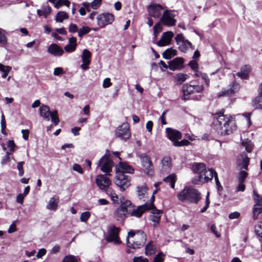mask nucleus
Masks as SVG:
<instances>
[{
  "instance_id": "obj_37",
  "label": "nucleus",
  "mask_w": 262,
  "mask_h": 262,
  "mask_svg": "<svg viewBox=\"0 0 262 262\" xmlns=\"http://www.w3.org/2000/svg\"><path fill=\"white\" fill-rule=\"evenodd\" d=\"M194 76L201 78L203 80H204L207 86H209L210 80L206 73H202L199 71H196L195 73H194Z\"/></svg>"
},
{
  "instance_id": "obj_59",
  "label": "nucleus",
  "mask_w": 262,
  "mask_h": 262,
  "mask_svg": "<svg viewBox=\"0 0 262 262\" xmlns=\"http://www.w3.org/2000/svg\"><path fill=\"white\" fill-rule=\"evenodd\" d=\"M11 70V67L10 66H6L2 63H0V71L3 73L9 72Z\"/></svg>"
},
{
  "instance_id": "obj_23",
  "label": "nucleus",
  "mask_w": 262,
  "mask_h": 262,
  "mask_svg": "<svg viewBox=\"0 0 262 262\" xmlns=\"http://www.w3.org/2000/svg\"><path fill=\"white\" fill-rule=\"evenodd\" d=\"M239 84L235 81H234L232 84L230 85V88L228 90L222 91L219 93V96H231L235 92H237L239 90Z\"/></svg>"
},
{
  "instance_id": "obj_47",
  "label": "nucleus",
  "mask_w": 262,
  "mask_h": 262,
  "mask_svg": "<svg viewBox=\"0 0 262 262\" xmlns=\"http://www.w3.org/2000/svg\"><path fill=\"white\" fill-rule=\"evenodd\" d=\"M70 4V3L68 0H58L57 2L56 3H55L54 7L58 9L61 6L66 5L69 7Z\"/></svg>"
},
{
  "instance_id": "obj_26",
  "label": "nucleus",
  "mask_w": 262,
  "mask_h": 262,
  "mask_svg": "<svg viewBox=\"0 0 262 262\" xmlns=\"http://www.w3.org/2000/svg\"><path fill=\"white\" fill-rule=\"evenodd\" d=\"M91 56V53L88 50L84 49L83 51L81 56L83 63L80 67L83 70H86L88 69V66L90 63V58Z\"/></svg>"
},
{
  "instance_id": "obj_16",
  "label": "nucleus",
  "mask_w": 262,
  "mask_h": 262,
  "mask_svg": "<svg viewBox=\"0 0 262 262\" xmlns=\"http://www.w3.org/2000/svg\"><path fill=\"white\" fill-rule=\"evenodd\" d=\"M106 176V174H99L96 178L97 185L100 189L104 191L108 190L112 184L111 181Z\"/></svg>"
},
{
  "instance_id": "obj_21",
  "label": "nucleus",
  "mask_w": 262,
  "mask_h": 262,
  "mask_svg": "<svg viewBox=\"0 0 262 262\" xmlns=\"http://www.w3.org/2000/svg\"><path fill=\"white\" fill-rule=\"evenodd\" d=\"M149 210H151L152 215L150 216L151 221L153 223V226L154 227H157L160 222L162 211L161 210L157 209L155 205L154 207H151Z\"/></svg>"
},
{
  "instance_id": "obj_48",
  "label": "nucleus",
  "mask_w": 262,
  "mask_h": 262,
  "mask_svg": "<svg viewBox=\"0 0 262 262\" xmlns=\"http://www.w3.org/2000/svg\"><path fill=\"white\" fill-rule=\"evenodd\" d=\"M61 262H77V258L72 255L66 256Z\"/></svg>"
},
{
  "instance_id": "obj_62",
  "label": "nucleus",
  "mask_w": 262,
  "mask_h": 262,
  "mask_svg": "<svg viewBox=\"0 0 262 262\" xmlns=\"http://www.w3.org/2000/svg\"><path fill=\"white\" fill-rule=\"evenodd\" d=\"M63 73V70L62 68H56L54 70V75L55 76H59Z\"/></svg>"
},
{
  "instance_id": "obj_52",
  "label": "nucleus",
  "mask_w": 262,
  "mask_h": 262,
  "mask_svg": "<svg viewBox=\"0 0 262 262\" xmlns=\"http://www.w3.org/2000/svg\"><path fill=\"white\" fill-rule=\"evenodd\" d=\"M24 164V162H19L17 164V168L18 170V175L20 177H21L23 176L24 173V171L23 169V165Z\"/></svg>"
},
{
  "instance_id": "obj_46",
  "label": "nucleus",
  "mask_w": 262,
  "mask_h": 262,
  "mask_svg": "<svg viewBox=\"0 0 262 262\" xmlns=\"http://www.w3.org/2000/svg\"><path fill=\"white\" fill-rule=\"evenodd\" d=\"M255 231L259 237V239L262 243V222L255 227Z\"/></svg>"
},
{
  "instance_id": "obj_45",
  "label": "nucleus",
  "mask_w": 262,
  "mask_h": 262,
  "mask_svg": "<svg viewBox=\"0 0 262 262\" xmlns=\"http://www.w3.org/2000/svg\"><path fill=\"white\" fill-rule=\"evenodd\" d=\"M248 173L245 170H241L238 174L237 179L238 182H244L245 179L248 176Z\"/></svg>"
},
{
  "instance_id": "obj_35",
  "label": "nucleus",
  "mask_w": 262,
  "mask_h": 262,
  "mask_svg": "<svg viewBox=\"0 0 262 262\" xmlns=\"http://www.w3.org/2000/svg\"><path fill=\"white\" fill-rule=\"evenodd\" d=\"M138 196L140 200L144 198L146 192L147 187L145 184L142 186H138L136 188Z\"/></svg>"
},
{
  "instance_id": "obj_53",
  "label": "nucleus",
  "mask_w": 262,
  "mask_h": 262,
  "mask_svg": "<svg viewBox=\"0 0 262 262\" xmlns=\"http://www.w3.org/2000/svg\"><path fill=\"white\" fill-rule=\"evenodd\" d=\"M189 143L188 140L184 139L181 141L174 142V146L177 147H180L184 145H187Z\"/></svg>"
},
{
  "instance_id": "obj_56",
  "label": "nucleus",
  "mask_w": 262,
  "mask_h": 262,
  "mask_svg": "<svg viewBox=\"0 0 262 262\" xmlns=\"http://www.w3.org/2000/svg\"><path fill=\"white\" fill-rule=\"evenodd\" d=\"M101 0H94L91 4V7L94 9H97L100 5Z\"/></svg>"
},
{
  "instance_id": "obj_44",
  "label": "nucleus",
  "mask_w": 262,
  "mask_h": 262,
  "mask_svg": "<svg viewBox=\"0 0 262 262\" xmlns=\"http://www.w3.org/2000/svg\"><path fill=\"white\" fill-rule=\"evenodd\" d=\"M91 31V28L87 26H83L78 31V35L79 37H81L84 34H88Z\"/></svg>"
},
{
  "instance_id": "obj_24",
  "label": "nucleus",
  "mask_w": 262,
  "mask_h": 262,
  "mask_svg": "<svg viewBox=\"0 0 262 262\" xmlns=\"http://www.w3.org/2000/svg\"><path fill=\"white\" fill-rule=\"evenodd\" d=\"M48 52L54 56H61L64 53L63 50L56 43H52L48 48Z\"/></svg>"
},
{
  "instance_id": "obj_39",
  "label": "nucleus",
  "mask_w": 262,
  "mask_h": 262,
  "mask_svg": "<svg viewBox=\"0 0 262 262\" xmlns=\"http://www.w3.org/2000/svg\"><path fill=\"white\" fill-rule=\"evenodd\" d=\"M69 15L68 13L64 11H59L56 14L55 20L57 22L61 23L64 19H68Z\"/></svg>"
},
{
  "instance_id": "obj_7",
  "label": "nucleus",
  "mask_w": 262,
  "mask_h": 262,
  "mask_svg": "<svg viewBox=\"0 0 262 262\" xmlns=\"http://www.w3.org/2000/svg\"><path fill=\"white\" fill-rule=\"evenodd\" d=\"M127 201L123 199L121 200V204L114 212V217L115 219L118 221L123 222L127 216Z\"/></svg>"
},
{
  "instance_id": "obj_60",
  "label": "nucleus",
  "mask_w": 262,
  "mask_h": 262,
  "mask_svg": "<svg viewBox=\"0 0 262 262\" xmlns=\"http://www.w3.org/2000/svg\"><path fill=\"white\" fill-rule=\"evenodd\" d=\"M214 179L217 190L219 191H221L223 189V187L220 184L217 173H215V175L214 176Z\"/></svg>"
},
{
  "instance_id": "obj_49",
  "label": "nucleus",
  "mask_w": 262,
  "mask_h": 262,
  "mask_svg": "<svg viewBox=\"0 0 262 262\" xmlns=\"http://www.w3.org/2000/svg\"><path fill=\"white\" fill-rule=\"evenodd\" d=\"M7 43V39L5 35L4 30L0 28V43L6 45Z\"/></svg>"
},
{
  "instance_id": "obj_14",
  "label": "nucleus",
  "mask_w": 262,
  "mask_h": 262,
  "mask_svg": "<svg viewBox=\"0 0 262 262\" xmlns=\"http://www.w3.org/2000/svg\"><path fill=\"white\" fill-rule=\"evenodd\" d=\"M140 158L145 172L152 176L154 173L153 165L149 157L143 154L140 155Z\"/></svg>"
},
{
  "instance_id": "obj_55",
  "label": "nucleus",
  "mask_w": 262,
  "mask_h": 262,
  "mask_svg": "<svg viewBox=\"0 0 262 262\" xmlns=\"http://www.w3.org/2000/svg\"><path fill=\"white\" fill-rule=\"evenodd\" d=\"M69 31L72 33H74L78 31L77 26L75 24H70L69 27Z\"/></svg>"
},
{
  "instance_id": "obj_43",
  "label": "nucleus",
  "mask_w": 262,
  "mask_h": 262,
  "mask_svg": "<svg viewBox=\"0 0 262 262\" xmlns=\"http://www.w3.org/2000/svg\"><path fill=\"white\" fill-rule=\"evenodd\" d=\"M105 191L107 194L110 196L111 200L114 202V203L117 202L118 199V195L116 194L114 190L109 188L108 190Z\"/></svg>"
},
{
  "instance_id": "obj_11",
  "label": "nucleus",
  "mask_w": 262,
  "mask_h": 262,
  "mask_svg": "<svg viewBox=\"0 0 262 262\" xmlns=\"http://www.w3.org/2000/svg\"><path fill=\"white\" fill-rule=\"evenodd\" d=\"M215 173H217L213 169H209L206 172L204 173V177L203 175L198 176L197 178L192 180V182L194 184H201L208 182L212 179L213 177H214Z\"/></svg>"
},
{
  "instance_id": "obj_34",
  "label": "nucleus",
  "mask_w": 262,
  "mask_h": 262,
  "mask_svg": "<svg viewBox=\"0 0 262 262\" xmlns=\"http://www.w3.org/2000/svg\"><path fill=\"white\" fill-rule=\"evenodd\" d=\"M177 54V50L170 48L163 53V57L166 59H169Z\"/></svg>"
},
{
  "instance_id": "obj_4",
  "label": "nucleus",
  "mask_w": 262,
  "mask_h": 262,
  "mask_svg": "<svg viewBox=\"0 0 262 262\" xmlns=\"http://www.w3.org/2000/svg\"><path fill=\"white\" fill-rule=\"evenodd\" d=\"M204 90L203 85H191L188 83H186L183 85L182 87V92L183 95L182 99L184 101H186L188 99H195L199 100L201 96H194V93H201Z\"/></svg>"
},
{
  "instance_id": "obj_57",
  "label": "nucleus",
  "mask_w": 262,
  "mask_h": 262,
  "mask_svg": "<svg viewBox=\"0 0 262 262\" xmlns=\"http://www.w3.org/2000/svg\"><path fill=\"white\" fill-rule=\"evenodd\" d=\"M189 66L194 71V73H195L196 71H198V64L195 61H194V60L190 61L189 63Z\"/></svg>"
},
{
  "instance_id": "obj_12",
  "label": "nucleus",
  "mask_w": 262,
  "mask_h": 262,
  "mask_svg": "<svg viewBox=\"0 0 262 262\" xmlns=\"http://www.w3.org/2000/svg\"><path fill=\"white\" fill-rule=\"evenodd\" d=\"M175 40L177 44L179 46V49L183 52H185L188 48H191L192 50L194 49L193 46L190 41L185 39L182 34H177L175 37Z\"/></svg>"
},
{
  "instance_id": "obj_63",
  "label": "nucleus",
  "mask_w": 262,
  "mask_h": 262,
  "mask_svg": "<svg viewBox=\"0 0 262 262\" xmlns=\"http://www.w3.org/2000/svg\"><path fill=\"white\" fill-rule=\"evenodd\" d=\"M112 85V82H111V80L109 78H106L104 79L103 82L102 86L104 88H106L110 87Z\"/></svg>"
},
{
  "instance_id": "obj_13",
  "label": "nucleus",
  "mask_w": 262,
  "mask_h": 262,
  "mask_svg": "<svg viewBox=\"0 0 262 262\" xmlns=\"http://www.w3.org/2000/svg\"><path fill=\"white\" fill-rule=\"evenodd\" d=\"M97 24L100 28L111 24L114 20V15L109 13H102L97 17Z\"/></svg>"
},
{
  "instance_id": "obj_19",
  "label": "nucleus",
  "mask_w": 262,
  "mask_h": 262,
  "mask_svg": "<svg viewBox=\"0 0 262 262\" xmlns=\"http://www.w3.org/2000/svg\"><path fill=\"white\" fill-rule=\"evenodd\" d=\"M115 133L117 137L123 140L128 139L130 136L129 124L127 123H123L117 128Z\"/></svg>"
},
{
  "instance_id": "obj_10",
  "label": "nucleus",
  "mask_w": 262,
  "mask_h": 262,
  "mask_svg": "<svg viewBox=\"0 0 262 262\" xmlns=\"http://www.w3.org/2000/svg\"><path fill=\"white\" fill-rule=\"evenodd\" d=\"M120 228L114 225H110L108 228V234L105 237L107 242L119 245L121 241L119 237Z\"/></svg>"
},
{
  "instance_id": "obj_18",
  "label": "nucleus",
  "mask_w": 262,
  "mask_h": 262,
  "mask_svg": "<svg viewBox=\"0 0 262 262\" xmlns=\"http://www.w3.org/2000/svg\"><path fill=\"white\" fill-rule=\"evenodd\" d=\"M253 194L254 200L256 202L253 210V219L256 220L258 215L262 213V198L255 190L253 191Z\"/></svg>"
},
{
  "instance_id": "obj_64",
  "label": "nucleus",
  "mask_w": 262,
  "mask_h": 262,
  "mask_svg": "<svg viewBox=\"0 0 262 262\" xmlns=\"http://www.w3.org/2000/svg\"><path fill=\"white\" fill-rule=\"evenodd\" d=\"M162 28L161 27L160 23H157L154 27V30L155 32L160 33L162 31Z\"/></svg>"
},
{
  "instance_id": "obj_9",
  "label": "nucleus",
  "mask_w": 262,
  "mask_h": 262,
  "mask_svg": "<svg viewBox=\"0 0 262 262\" xmlns=\"http://www.w3.org/2000/svg\"><path fill=\"white\" fill-rule=\"evenodd\" d=\"M114 182L120 190L124 191L130 185V178L128 176L122 172H118Z\"/></svg>"
},
{
  "instance_id": "obj_15",
  "label": "nucleus",
  "mask_w": 262,
  "mask_h": 262,
  "mask_svg": "<svg viewBox=\"0 0 262 262\" xmlns=\"http://www.w3.org/2000/svg\"><path fill=\"white\" fill-rule=\"evenodd\" d=\"M175 15L172 11L165 10L163 11V15L160 18V22L167 26L175 25L176 20L174 18Z\"/></svg>"
},
{
  "instance_id": "obj_54",
  "label": "nucleus",
  "mask_w": 262,
  "mask_h": 262,
  "mask_svg": "<svg viewBox=\"0 0 262 262\" xmlns=\"http://www.w3.org/2000/svg\"><path fill=\"white\" fill-rule=\"evenodd\" d=\"M164 255L162 253H159L154 258V262H163Z\"/></svg>"
},
{
  "instance_id": "obj_50",
  "label": "nucleus",
  "mask_w": 262,
  "mask_h": 262,
  "mask_svg": "<svg viewBox=\"0 0 262 262\" xmlns=\"http://www.w3.org/2000/svg\"><path fill=\"white\" fill-rule=\"evenodd\" d=\"M90 215V212L89 211L82 212L80 215V219L81 222H85L89 219Z\"/></svg>"
},
{
  "instance_id": "obj_58",
  "label": "nucleus",
  "mask_w": 262,
  "mask_h": 262,
  "mask_svg": "<svg viewBox=\"0 0 262 262\" xmlns=\"http://www.w3.org/2000/svg\"><path fill=\"white\" fill-rule=\"evenodd\" d=\"M73 169L78 172V173L80 174H82L83 173V170L80 165H79L78 164H74L73 166Z\"/></svg>"
},
{
  "instance_id": "obj_8",
  "label": "nucleus",
  "mask_w": 262,
  "mask_h": 262,
  "mask_svg": "<svg viewBox=\"0 0 262 262\" xmlns=\"http://www.w3.org/2000/svg\"><path fill=\"white\" fill-rule=\"evenodd\" d=\"M114 165L113 161L108 156L104 155L99 161L97 166L100 167L101 171L106 175L110 176Z\"/></svg>"
},
{
  "instance_id": "obj_25",
  "label": "nucleus",
  "mask_w": 262,
  "mask_h": 262,
  "mask_svg": "<svg viewBox=\"0 0 262 262\" xmlns=\"http://www.w3.org/2000/svg\"><path fill=\"white\" fill-rule=\"evenodd\" d=\"M184 60L182 58H176L169 62V69L172 71L181 69L183 67Z\"/></svg>"
},
{
  "instance_id": "obj_33",
  "label": "nucleus",
  "mask_w": 262,
  "mask_h": 262,
  "mask_svg": "<svg viewBox=\"0 0 262 262\" xmlns=\"http://www.w3.org/2000/svg\"><path fill=\"white\" fill-rule=\"evenodd\" d=\"M176 180V176L172 173L165 178L163 179V181L167 184H169L170 187L173 189L174 188Z\"/></svg>"
},
{
  "instance_id": "obj_40",
  "label": "nucleus",
  "mask_w": 262,
  "mask_h": 262,
  "mask_svg": "<svg viewBox=\"0 0 262 262\" xmlns=\"http://www.w3.org/2000/svg\"><path fill=\"white\" fill-rule=\"evenodd\" d=\"M188 77L187 74L179 73L176 75L175 79L177 81V84L180 85L184 82Z\"/></svg>"
},
{
  "instance_id": "obj_1",
  "label": "nucleus",
  "mask_w": 262,
  "mask_h": 262,
  "mask_svg": "<svg viewBox=\"0 0 262 262\" xmlns=\"http://www.w3.org/2000/svg\"><path fill=\"white\" fill-rule=\"evenodd\" d=\"M213 126L222 136L229 135L236 129L235 119L229 114L220 112L213 115Z\"/></svg>"
},
{
  "instance_id": "obj_61",
  "label": "nucleus",
  "mask_w": 262,
  "mask_h": 262,
  "mask_svg": "<svg viewBox=\"0 0 262 262\" xmlns=\"http://www.w3.org/2000/svg\"><path fill=\"white\" fill-rule=\"evenodd\" d=\"M148 260L146 258L142 257V256L135 257L133 258V262H148Z\"/></svg>"
},
{
  "instance_id": "obj_28",
  "label": "nucleus",
  "mask_w": 262,
  "mask_h": 262,
  "mask_svg": "<svg viewBox=\"0 0 262 262\" xmlns=\"http://www.w3.org/2000/svg\"><path fill=\"white\" fill-rule=\"evenodd\" d=\"M194 172L199 175H204V173L207 172L206 165L203 163H194L192 167Z\"/></svg>"
},
{
  "instance_id": "obj_2",
  "label": "nucleus",
  "mask_w": 262,
  "mask_h": 262,
  "mask_svg": "<svg viewBox=\"0 0 262 262\" xmlns=\"http://www.w3.org/2000/svg\"><path fill=\"white\" fill-rule=\"evenodd\" d=\"M177 198L182 202L195 204H197L202 199L201 192L191 187H185L178 193Z\"/></svg>"
},
{
  "instance_id": "obj_38",
  "label": "nucleus",
  "mask_w": 262,
  "mask_h": 262,
  "mask_svg": "<svg viewBox=\"0 0 262 262\" xmlns=\"http://www.w3.org/2000/svg\"><path fill=\"white\" fill-rule=\"evenodd\" d=\"M156 248L151 242L148 243L145 247V254L150 255L155 252Z\"/></svg>"
},
{
  "instance_id": "obj_42",
  "label": "nucleus",
  "mask_w": 262,
  "mask_h": 262,
  "mask_svg": "<svg viewBox=\"0 0 262 262\" xmlns=\"http://www.w3.org/2000/svg\"><path fill=\"white\" fill-rule=\"evenodd\" d=\"M241 156L242 157V161L241 163L242 168H244L245 170H248L250 159L246 155H242Z\"/></svg>"
},
{
  "instance_id": "obj_3",
  "label": "nucleus",
  "mask_w": 262,
  "mask_h": 262,
  "mask_svg": "<svg viewBox=\"0 0 262 262\" xmlns=\"http://www.w3.org/2000/svg\"><path fill=\"white\" fill-rule=\"evenodd\" d=\"M146 239V235L142 231L135 232L130 230L128 232L126 244L128 247L136 249L144 246Z\"/></svg>"
},
{
  "instance_id": "obj_32",
  "label": "nucleus",
  "mask_w": 262,
  "mask_h": 262,
  "mask_svg": "<svg viewBox=\"0 0 262 262\" xmlns=\"http://www.w3.org/2000/svg\"><path fill=\"white\" fill-rule=\"evenodd\" d=\"M58 199L53 197L49 200L47 205V208L49 210L55 211L58 207Z\"/></svg>"
},
{
  "instance_id": "obj_29",
  "label": "nucleus",
  "mask_w": 262,
  "mask_h": 262,
  "mask_svg": "<svg viewBox=\"0 0 262 262\" xmlns=\"http://www.w3.org/2000/svg\"><path fill=\"white\" fill-rule=\"evenodd\" d=\"M77 46V39L72 36L69 39V44L66 45L64 49L68 53H71L75 51Z\"/></svg>"
},
{
  "instance_id": "obj_31",
  "label": "nucleus",
  "mask_w": 262,
  "mask_h": 262,
  "mask_svg": "<svg viewBox=\"0 0 262 262\" xmlns=\"http://www.w3.org/2000/svg\"><path fill=\"white\" fill-rule=\"evenodd\" d=\"M162 170L164 172H168L170 170L171 167V159L169 157H164L162 161Z\"/></svg>"
},
{
  "instance_id": "obj_17",
  "label": "nucleus",
  "mask_w": 262,
  "mask_h": 262,
  "mask_svg": "<svg viewBox=\"0 0 262 262\" xmlns=\"http://www.w3.org/2000/svg\"><path fill=\"white\" fill-rule=\"evenodd\" d=\"M147 10L149 15L155 18H160L163 14L164 8L160 4H152L148 6Z\"/></svg>"
},
{
  "instance_id": "obj_20",
  "label": "nucleus",
  "mask_w": 262,
  "mask_h": 262,
  "mask_svg": "<svg viewBox=\"0 0 262 262\" xmlns=\"http://www.w3.org/2000/svg\"><path fill=\"white\" fill-rule=\"evenodd\" d=\"M173 35L174 34L171 31L163 33L161 39L157 42V45L159 47H163L170 45Z\"/></svg>"
},
{
  "instance_id": "obj_36",
  "label": "nucleus",
  "mask_w": 262,
  "mask_h": 262,
  "mask_svg": "<svg viewBox=\"0 0 262 262\" xmlns=\"http://www.w3.org/2000/svg\"><path fill=\"white\" fill-rule=\"evenodd\" d=\"M252 106L255 109H262V95H259L253 100Z\"/></svg>"
},
{
  "instance_id": "obj_27",
  "label": "nucleus",
  "mask_w": 262,
  "mask_h": 262,
  "mask_svg": "<svg viewBox=\"0 0 262 262\" xmlns=\"http://www.w3.org/2000/svg\"><path fill=\"white\" fill-rule=\"evenodd\" d=\"M134 171L133 168L128 164L124 162H120L116 167V174L118 172L132 173Z\"/></svg>"
},
{
  "instance_id": "obj_51",
  "label": "nucleus",
  "mask_w": 262,
  "mask_h": 262,
  "mask_svg": "<svg viewBox=\"0 0 262 262\" xmlns=\"http://www.w3.org/2000/svg\"><path fill=\"white\" fill-rule=\"evenodd\" d=\"M43 16L47 18L48 16L50 14L51 11V8L49 6L43 7L42 8Z\"/></svg>"
},
{
  "instance_id": "obj_30",
  "label": "nucleus",
  "mask_w": 262,
  "mask_h": 262,
  "mask_svg": "<svg viewBox=\"0 0 262 262\" xmlns=\"http://www.w3.org/2000/svg\"><path fill=\"white\" fill-rule=\"evenodd\" d=\"M250 71V67L245 65L241 69V71L237 72L236 75L243 79H247L249 78V74Z\"/></svg>"
},
{
  "instance_id": "obj_41",
  "label": "nucleus",
  "mask_w": 262,
  "mask_h": 262,
  "mask_svg": "<svg viewBox=\"0 0 262 262\" xmlns=\"http://www.w3.org/2000/svg\"><path fill=\"white\" fill-rule=\"evenodd\" d=\"M242 145L245 147L247 152H251L252 151L253 145L250 140L248 139L245 140L242 142Z\"/></svg>"
},
{
  "instance_id": "obj_6",
  "label": "nucleus",
  "mask_w": 262,
  "mask_h": 262,
  "mask_svg": "<svg viewBox=\"0 0 262 262\" xmlns=\"http://www.w3.org/2000/svg\"><path fill=\"white\" fill-rule=\"evenodd\" d=\"M40 115L47 120L49 121L51 119L52 122L55 125H57L59 122V119L58 117V113L56 110L51 112L50 108L46 105H42L40 107Z\"/></svg>"
},
{
  "instance_id": "obj_5",
  "label": "nucleus",
  "mask_w": 262,
  "mask_h": 262,
  "mask_svg": "<svg viewBox=\"0 0 262 262\" xmlns=\"http://www.w3.org/2000/svg\"><path fill=\"white\" fill-rule=\"evenodd\" d=\"M127 201V212L130 217L137 218L141 217L143 214L147 210H149L151 207H154L152 204H148L147 203L143 205L135 206L129 200Z\"/></svg>"
},
{
  "instance_id": "obj_22",
  "label": "nucleus",
  "mask_w": 262,
  "mask_h": 262,
  "mask_svg": "<svg viewBox=\"0 0 262 262\" xmlns=\"http://www.w3.org/2000/svg\"><path fill=\"white\" fill-rule=\"evenodd\" d=\"M166 133L167 137L173 142V144L174 142H177V140L181 139L182 137L181 134L179 131L170 127H167L166 129Z\"/></svg>"
}]
</instances>
